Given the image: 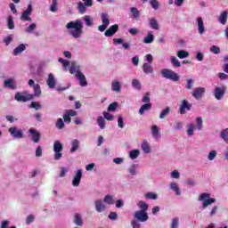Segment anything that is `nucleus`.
I'll use <instances>...</instances> for the list:
<instances>
[{"label":"nucleus","mask_w":228,"mask_h":228,"mask_svg":"<svg viewBox=\"0 0 228 228\" xmlns=\"http://www.w3.org/2000/svg\"><path fill=\"white\" fill-rule=\"evenodd\" d=\"M161 76H163L166 79H170L171 81L177 82L179 81V75L172 69H163L160 71Z\"/></svg>","instance_id":"obj_5"},{"label":"nucleus","mask_w":228,"mask_h":228,"mask_svg":"<svg viewBox=\"0 0 228 228\" xmlns=\"http://www.w3.org/2000/svg\"><path fill=\"white\" fill-rule=\"evenodd\" d=\"M118 126L120 129H124V127H126V124H124V118L122 116L118 117Z\"/></svg>","instance_id":"obj_56"},{"label":"nucleus","mask_w":228,"mask_h":228,"mask_svg":"<svg viewBox=\"0 0 228 228\" xmlns=\"http://www.w3.org/2000/svg\"><path fill=\"white\" fill-rule=\"evenodd\" d=\"M129 156L132 159H136L140 156V150H133L130 151Z\"/></svg>","instance_id":"obj_52"},{"label":"nucleus","mask_w":228,"mask_h":228,"mask_svg":"<svg viewBox=\"0 0 228 228\" xmlns=\"http://www.w3.org/2000/svg\"><path fill=\"white\" fill-rule=\"evenodd\" d=\"M188 56H190V53L183 51V50H180L177 52V57L180 60H183V58H188Z\"/></svg>","instance_id":"obj_46"},{"label":"nucleus","mask_w":228,"mask_h":228,"mask_svg":"<svg viewBox=\"0 0 228 228\" xmlns=\"http://www.w3.org/2000/svg\"><path fill=\"white\" fill-rule=\"evenodd\" d=\"M169 188L170 190H172V191H175V195H177L178 197L181 196V187H179V183L172 182L169 184Z\"/></svg>","instance_id":"obj_23"},{"label":"nucleus","mask_w":228,"mask_h":228,"mask_svg":"<svg viewBox=\"0 0 228 228\" xmlns=\"http://www.w3.org/2000/svg\"><path fill=\"white\" fill-rule=\"evenodd\" d=\"M144 197L145 199H150L151 200H158V194L156 192H147Z\"/></svg>","instance_id":"obj_47"},{"label":"nucleus","mask_w":228,"mask_h":228,"mask_svg":"<svg viewBox=\"0 0 228 228\" xmlns=\"http://www.w3.org/2000/svg\"><path fill=\"white\" fill-rule=\"evenodd\" d=\"M83 21L81 20H76L73 21H69L66 25L67 29L69 30V35L73 37V38H81L83 35Z\"/></svg>","instance_id":"obj_1"},{"label":"nucleus","mask_w":228,"mask_h":228,"mask_svg":"<svg viewBox=\"0 0 228 228\" xmlns=\"http://www.w3.org/2000/svg\"><path fill=\"white\" fill-rule=\"evenodd\" d=\"M97 124H98L100 129H104V127H106V122L102 116H99L97 118Z\"/></svg>","instance_id":"obj_42"},{"label":"nucleus","mask_w":228,"mask_h":228,"mask_svg":"<svg viewBox=\"0 0 228 228\" xmlns=\"http://www.w3.org/2000/svg\"><path fill=\"white\" fill-rule=\"evenodd\" d=\"M215 158H216V151H211L208 155V161H213V159H215Z\"/></svg>","instance_id":"obj_61"},{"label":"nucleus","mask_w":228,"mask_h":228,"mask_svg":"<svg viewBox=\"0 0 228 228\" xmlns=\"http://www.w3.org/2000/svg\"><path fill=\"white\" fill-rule=\"evenodd\" d=\"M186 110H187V111H190L191 110V104H190L188 102V101L183 100L182 102L181 106H180V110H179L180 114L184 115L186 113Z\"/></svg>","instance_id":"obj_17"},{"label":"nucleus","mask_w":228,"mask_h":228,"mask_svg":"<svg viewBox=\"0 0 228 228\" xmlns=\"http://www.w3.org/2000/svg\"><path fill=\"white\" fill-rule=\"evenodd\" d=\"M196 24L198 26L199 35H204V33H206V27L204 26V20H202V17L196 18Z\"/></svg>","instance_id":"obj_15"},{"label":"nucleus","mask_w":228,"mask_h":228,"mask_svg":"<svg viewBox=\"0 0 228 228\" xmlns=\"http://www.w3.org/2000/svg\"><path fill=\"white\" fill-rule=\"evenodd\" d=\"M34 90V97H40V95H42V90L40 89V85L36 84V86H34L33 87Z\"/></svg>","instance_id":"obj_43"},{"label":"nucleus","mask_w":228,"mask_h":228,"mask_svg":"<svg viewBox=\"0 0 228 228\" xmlns=\"http://www.w3.org/2000/svg\"><path fill=\"white\" fill-rule=\"evenodd\" d=\"M137 206L141 209L140 211H144V213H147V211H149V204H147L143 200H140L139 202H137Z\"/></svg>","instance_id":"obj_34"},{"label":"nucleus","mask_w":228,"mask_h":228,"mask_svg":"<svg viewBox=\"0 0 228 228\" xmlns=\"http://www.w3.org/2000/svg\"><path fill=\"white\" fill-rule=\"evenodd\" d=\"M30 108H32L33 110H42V105L40 104V102H32L30 103Z\"/></svg>","instance_id":"obj_53"},{"label":"nucleus","mask_w":228,"mask_h":228,"mask_svg":"<svg viewBox=\"0 0 228 228\" xmlns=\"http://www.w3.org/2000/svg\"><path fill=\"white\" fill-rule=\"evenodd\" d=\"M204 94H206V88L196 87L192 92V97H194V99H197L199 101V99H202V97H204Z\"/></svg>","instance_id":"obj_14"},{"label":"nucleus","mask_w":228,"mask_h":228,"mask_svg":"<svg viewBox=\"0 0 228 228\" xmlns=\"http://www.w3.org/2000/svg\"><path fill=\"white\" fill-rule=\"evenodd\" d=\"M46 84L49 86V88H52V89L54 88V86H56V79H54V75H53V73H50L48 75Z\"/></svg>","instance_id":"obj_28"},{"label":"nucleus","mask_w":228,"mask_h":228,"mask_svg":"<svg viewBox=\"0 0 228 228\" xmlns=\"http://www.w3.org/2000/svg\"><path fill=\"white\" fill-rule=\"evenodd\" d=\"M12 41H13V35H9L4 39L5 45L12 44Z\"/></svg>","instance_id":"obj_62"},{"label":"nucleus","mask_w":228,"mask_h":228,"mask_svg":"<svg viewBox=\"0 0 228 228\" xmlns=\"http://www.w3.org/2000/svg\"><path fill=\"white\" fill-rule=\"evenodd\" d=\"M35 29H37V23H31L27 28H25L24 32L31 34L33 31H35Z\"/></svg>","instance_id":"obj_44"},{"label":"nucleus","mask_w":228,"mask_h":228,"mask_svg":"<svg viewBox=\"0 0 228 228\" xmlns=\"http://www.w3.org/2000/svg\"><path fill=\"white\" fill-rule=\"evenodd\" d=\"M134 220H137L138 222H147L149 220V215H147V212L137 210L134 214Z\"/></svg>","instance_id":"obj_12"},{"label":"nucleus","mask_w":228,"mask_h":228,"mask_svg":"<svg viewBox=\"0 0 228 228\" xmlns=\"http://www.w3.org/2000/svg\"><path fill=\"white\" fill-rule=\"evenodd\" d=\"M199 202H202V209H206L208 206L216 202V199L211 198V194L208 192L201 193L198 198Z\"/></svg>","instance_id":"obj_3"},{"label":"nucleus","mask_w":228,"mask_h":228,"mask_svg":"<svg viewBox=\"0 0 228 228\" xmlns=\"http://www.w3.org/2000/svg\"><path fill=\"white\" fill-rule=\"evenodd\" d=\"M171 177L172 179H179L181 177V175L179 174V171L174 170L171 172Z\"/></svg>","instance_id":"obj_64"},{"label":"nucleus","mask_w":228,"mask_h":228,"mask_svg":"<svg viewBox=\"0 0 228 228\" xmlns=\"http://www.w3.org/2000/svg\"><path fill=\"white\" fill-rule=\"evenodd\" d=\"M141 149L145 154H151V144L147 140H143L141 144Z\"/></svg>","instance_id":"obj_29"},{"label":"nucleus","mask_w":228,"mask_h":228,"mask_svg":"<svg viewBox=\"0 0 228 228\" xmlns=\"http://www.w3.org/2000/svg\"><path fill=\"white\" fill-rule=\"evenodd\" d=\"M170 61H171V63H172V65H173L174 67H177V68L181 67V62L179 61V60L177 59V57H175V56H171V57H170Z\"/></svg>","instance_id":"obj_50"},{"label":"nucleus","mask_w":228,"mask_h":228,"mask_svg":"<svg viewBox=\"0 0 228 228\" xmlns=\"http://www.w3.org/2000/svg\"><path fill=\"white\" fill-rule=\"evenodd\" d=\"M28 45L20 44L16 48H14L12 54L13 56H19V54H21V53H24V50L26 49Z\"/></svg>","instance_id":"obj_27"},{"label":"nucleus","mask_w":228,"mask_h":228,"mask_svg":"<svg viewBox=\"0 0 228 228\" xmlns=\"http://www.w3.org/2000/svg\"><path fill=\"white\" fill-rule=\"evenodd\" d=\"M94 209L97 213H104V210L106 209L104 201H102V200H96L94 201Z\"/></svg>","instance_id":"obj_16"},{"label":"nucleus","mask_w":228,"mask_h":228,"mask_svg":"<svg viewBox=\"0 0 228 228\" xmlns=\"http://www.w3.org/2000/svg\"><path fill=\"white\" fill-rule=\"evenodd\" d=\"M111 90L112 92H120V82H118V80L112 81Z\"/></svg>","instance_id":"obj_38"},{"label":"nucleus","mask_w":228,"mask_h":228,"mask_svg":"<svg viewBox=\"0 0 228 228\" xmlns=\"http://www.w3.org/2000/svg\"><path fill=\"white\" fill-rule=\"evenodd\" d=\"M170 115V107H166L164 110H161L159 114V118L163 119Z\"/></svg>","instance_id":"obj_41"},{"label":"nucleus","mask_w":228,"mask_h":228,"mask_svg":"<svg viewBox=\"0 0 228 228\" xmlns=\"http://www.w3.org/2000/svg\"><path fill=\"white\" fill-rule=\"evenodd\" d=\"M170 228H179V219L177 217L172 219Z\"/></svg>","instance_id":"obj_58"},{"label":"nucleus","mask_w":228,"mask_h":228,"mask_svg":"<svg viewBox=\"0 0 228 228\" xmlns=\"http://www.w3.org/2000/svg\"><path fill=\"white\" fill-rule=\"evenodd\" d=\"M28 133H30V134H32V142H34V143H38V142H40V132L37 131L34 128H30L28 130Z\"/></svg>","instance_id":"obj_20"},{"label":"nucleus","mask_w":228,"mask_h":228,"mask_svg":"<svg viewBox=\"0 0 228 228\" xmlns=\"http://www.w3.org/2000/svg\"><path fill=\"white\" fill-rule=\"evenodd\" d=\"M150 110H152V103H145L142 106H141L139 110V114L143 115L145 111H149Z\"/></svg>","instance_id":"obj_31"},{"label":"nucleus","mask_w":228,"mask_h":228,"mask_svg":"<svg viewBox=\"0 0 228 228\" xmlns=\"http://www.w3.org/2000/svg\"><path fill=\"white\" fill-rule=\"evenodd\" d=\"M195 129H197V126H194L193 123H189L186 126V133L188 136H193Z\"/></svg>","instance_id":"obj_30"},{"label":"nucleus","mask_w":228,"mask_h":228,"mask_svg":"<svg viewBox=\"0 0 228 228\" xmlns=\"http://www.w3.org/2000/svg\"><path fill=\"white\" fill-rule=\"evenodd\" d=\"M33 13V5L29 4L28 8L23 11L20 16V20L23 22H32L33 19H31V14Z\"/></svg>","instance_id":"obj_9"},{"label":"nucleus","mask_w":228,"mask_h":228,"mask_svg":"<svg viewBox=\"0 0 228 228\" xmlns=\"http://www.w3.org/2000/svg\"><path fill=\"white\" fill-rule=\"evenodd\" d=\"M132 86H134V88H135V90H142V84L138 79H133Z\"/></svg>","instance_id":"obj_51"},{"label":"nucleus","mask_w":228,"mask_h":228,"mask_svg":"<svg viewBox=\"0 0 228 228\" xmlns=\"http://www.w3.org/2000/svg\"><path fill=\"white\" fill-rule=\"evenodd\" d=\"M81 144V142L77 139H74L71 142V149H70V152H76V151H77L79 149V145Z\"/></svg>","instance_id":"obj_33"},{"label":"nucleus","mask_w":228,"mask_h":228,"mask_svg":"<svg viewBox=\"0 0 228 228\" xmlns=\"http://www.w3.org/2000/svg\"><path fill=\"white\" fill-rule=\"evenodd\" d=\"M225 92H227V86L221 85L220 86H216L213 92L215 99L216 101H222L225 95Z\"/></svg>","instance_id":"obj_6"},{"label":"nucleus","mask_w":228,"mask_h":228,"mask_svg":"<svg viewBox=\"0 0 228 228\" xmlns=\"http://www.w3.org/2000/svg\"><path fill=\"white\" fill-rule=\"evenodd\" d=\"M50 12H53V13L58 12V0L52 1V4H50Z\"/></svg>","instance_id":"obj_45"},{"label":"nucleus","mask_w":228,"mask_h":228,"mask_svg":"<svg viewBox=\"0 0 228 228\" xmlns=\"http://www.w3.org/2000/svg\"><path fill=\"white\" fill-rule=\"evenodd\" d=\"M62 151H63V144L60 141H55L53 142V152H54L53 159L55 161H60V159L63 157V154L61 153Z\"/></svg>","instance_id":"obj_4"},{"label":"nucleus","mask_w":228,"mask_h":228,"mask_svg":"<svg viewBox=\"0 0 228 228\" xmlns=\"http://www.w3.org/2000/svg\"><path fill=\"white\" fill-rule=\"evenodd\" d=\"M150 4L153 10H159V2L158 0H151Z\"/></svg>","instance_id":"obj_57"},{"label":"nucleus","mask_w":228,"mask_h":228,"mask_svg":"<svg viewBox=\"0 0 228 228\" xmlns=\"http://www.w3.org/2000/svg\"><path fill=\"white\" fill-rule=\"evenodd\" d=\"M149 26L151 28V29L159 30L161 29V27L159 26V23H158V20L156 18H150L149 20Z\"/></svg>","instance_id":"obj_22"},{"label":"nucleus","mask_w":228,"mask_h":228,"mask_svg":"<svg viewBox=\"0 0 228 228\" xmlns=\"http://www.w3.org/2000/svg\"><path fill=\"white\" fill-rule=\"evenodd\" d=\"M7 28L9 29H15V23L13 22V17L9 16L7 20Z\"/></svg>","instance_id":"obj_48"},{"label":"nucleus","mask_w":228,"mask_h":228,"mask_svg":"<svg viewBox=\"0 0 228 228\" xmlns=\"http://www.w3.org/2000/svg\"><path fill=\"white\" fill-rule=\"evenodd\" d=\"M154 42V34H152V31H149L147 36L143 38L144 44H152Z\"/></svg>","instance_id":"obj_35"},{"label":"nucleus","mask_w":228,"mask_h":228,"mask_svg":"<svg viewBox=\"0 0 228 228\" xmlns=\"http://www.w3.org/2000/svg\"><path fill=\"white\" fill-rule=\"evenodd\" d=\"M103 202L105 204H108L109 206H111V204H115V200H113V196L107 194L104 198H103Z\"/></svg>","instance_id":"obj_39"},{"label":"nucleus","mask_w":228,"mask_h":228,"mask_svg":"<svg viewBox=\"0 0 228 228\" xmlns=\"http://www.w3.org/2000/svg\"><path fill=\"white\" fill-rule=\"evenodd\" d=\"M14 99L18 102H28V101H33L35 95L31 94H25L24 93H16Z\"/></svg>","instance_id":"obj_10"},{"label":"nucleus","mask_w":228,"mask_h":228,"mask_svg":"<svg viewBox=\"0 0 228 228\" xmlns=\"http://www.w3.org/2000/svg\"><path fill=\"white\" fill-rule=\"evenodd\" d=\"M151 131V134H152L153 138H155V140H159V138H161V134H159V127H158V126L152 125Z\"/></svg>","instance_id":"obj_26"},{"label":"nucleus","mask_w":228,"mask_h":228,"mask_svg":"<svg viewBox=\"0 0 228 228\" xmlns=\"http://www.w3.org/2000/svg\"><path fill=\"white\" fill-rule=\"evenodd\" d=\"M129 11L132 13V17H134V19H139L140 18V11L138 10V8L130 7Z\"/></svg>","instance_id":"obj_40"},{"label":"nucleus","mask_w":228,"mask_h":228,"mask_svg":"<svg viewBox=\"0 0 228 228\" xmlns=\"http://www.w3.org/2000/svg\"><path fill=\"white\" fill-rule=\"evenodd\" d=\"M83 177V170L82 169H78L77 170L73 180H72V185L75 187L79 186V184L81 183V178Z\"/></svg>","instance_id":"obj_13"},{"label":"nucleus","mask_w":228,"mask_h":228,"mask_svg":"<svg viewBox=\"0 0 228 228\" xmlns=\"http://www.w3.org/2000/svg\"><path fill=\"white\" fill-rule=\"evenodd\" d=\"M55 126L57 127V129H63V127H65V123H63V119L58 118L55 123Z\"/></svg>","instance_id":"obj_55"},{"label":"nucleus","mask_w":228,"mask_h":228,"mask_svg":"<svg viewBox=\"0 0 228 228\" xmlns=\"http://www.w3.org/2000/svg\"><path fill=\"white\" fill-rule=\"evenodd\" d=\"M131 225L133 228H141L142 225L140 224V221L134 219L131 221Z\"/></svg>","instance_id":"obj_63"},{"label":"nucleus","mask_w":228,"mask_h":228,"mask_svg":"<svg viewBox=\"0 0 228 228\" xmlns=\"http://www.w3.org/2000/svg\"><path fill=\"white\" fill-rule=\"evenodd\" d=\"M4 88H10L11 90H15L17 88V85H15V79L8 78L4 82Z\"/></svg>","instance_id":"obj_21"},{"label":"nucleus","mask_w":228,"mask_h":228,"mask_svg":"<svg viewBox=\"0 0 228 228\" xmlns=\"http://www.w3.org/2000/svg\"><path fill=\"white\" fill-rule=\"evenodd\" d=\"M74 224H76L78 227H83V217H81V214H75Z\"/></svg>","instance_id":"obj_32"},{"label":"nucleus","mask_w":228,"mask_h":228,"mask_svg":"<svg viewBox=\"0 0 228 228\" xmlns=\"http://www.w3.org/2000/svg\"><path fill=\"white\" fill-rule=\"evenodd\" d=\"M101 19L102 25L98 27V31L103 33V31H106V29H108V26H110V15H108V13L106 12H102Z\"/></svg>","instance_id":"obj_8"},{"label":"nucleus","mask_w":228,"mask_h":228,"mask_svg":"<svg viewBox=\"0 0 228 228\" xmlns=\"http://www.w3.org/2000/svg\"><path fill=\"white\" fill-rule=\"evenodd\" d=\"M83 2L77 3V10L78 13H81L82 15L84 13H86V8H90L94 6V0H82Z\"/></svg>","instance_id":"obj_7"},{"label":"nucleus","mask_w":228,"mask_h":228,"mask_svg":"<svg viewBox=\"0 0 228 228\" xmlns=\"http://www.w3.org/2000/svg\"><path fill=\"white\" fill-rule=\"evenodd\" d=\"M82 20H84L86 26L87 28H93L94 22V17L90 16V15H85L82 18Z\"/></svg>","instance_id":"obj_25"},{"label":"nucleus","mask_w":228,"mask_h":228,"mask_svg":"<svg viewBox=\"0 0 228 228\" xmlns=\"http://www.w3.org/2000/svg\"><path fill=\"white\" fill-rule=\"evenodd\" d=\"M227 18H228V11H224L218 16L217 20L218 22H220V24H223V26H225V24H227Z\"/></svg>","instance_id":"obj_24"},{"label":"nucleus","mask_w":228,"mask_h":228,"mask_svg":"<svg viewBox=\"0 0 228 228\" xmlns=\"http://www.w3.org/2000/svg\"><path fill=\"white\" fill-rule=\"evenodd\" d=\"M142 70L144 74H154V67L151 65L150 63L144 62L142 66Z\"/></svg>","instance_id":"obj_19"},{"label":"nucleus","mask_w":228,"mask_h":228,"mask_svg":"<svg viewBox=\"0 0 228 228\" xmlns=\"http://www.w3.org/2000/svg\"><path fill=\"white\" fill-rule=\"evenodd\" d=\"M60 177H65L69 174V168L62 167L60 168Z\"/></svg>","instance_id":"obj_59"},{"label":"nucleus","mask_w":228,"mask_h":228,"mask_svg":"<svg viewBox=\"0 0 228 228\" xmlns=\"http://www.w3.org/2000/svg\"><path fill=\"white\" fill-rule=\"evenodd\" d=\"M136 170H138V164H131L127 167V172L130 174V175H136Z\"/></svg>","instance_id":"obj_36"},{"label":"nucleus","mask_w":228,"mask_h":228,"mask_svg":"<svg viewBox=\"0 0 228 228\" xmlns=\"http://www.w3.org/2000/svg\"><path fill=\"white\" fill-rule=\"evenodd\" d=\"M118 31V24H114L112 26H110L104 33L105 37H113V35H115V33H117Z\"/></svg>","instance_id":"obj_18"},{"label":"nucleus","mask_w":228,"mask_h":228,"mask_svg":"<svg viewBox=\"0 0 228 228\" xmlns=\"http://www.w3.org/2000/svg\"><path fill=\"white\" fill-rule=\"evenodd\" d=\"M220 137L225 142V143H228V128L224 129L220 133Z\"/></svg>","instance_id":"obj_49"},{"label":"nucleus","mask_w":228,"mask_h":228,"mask_svg":"<svg viewBox=\"0 0 228 228\" xmlns=\"http://www.w3.org/2000/svg\"><path fill=\"white\" fill-rule=\"evenodd\" d=\"M186 81L187 83H186L185 88L187 90H191V88H193V83H194L193 79L188 78Z\"/></svg>","instance_id":"obj_60"},{"label":"nucleus","mask_w":228,"mask_h":228,"mask_svg":"<svg viewBox=\"0 0 228 228\" xmlns=\"http://www.w3.org/2000/svg\"><path fill=\"white\" fill-rule=\"evenodd\" d=\"M9 133L12 138L20 139L24 137V132L22 129L17 128V126H12L9 128Z\"/></svg>","instance_id":"obj_11"},{"label":"nucleus","mask_w":228,"mask_h":228,"mask_svg":"<svg viewBox=\"0 0 228 228\" xmlns=\"http://www.w3.org/2000/svg\"><path fill=\"white\" fill-rule=\"evenodd\" d=\"M117 108H118V103L117 102H114L112 103H110L108 107V111H116L117 110Z\"/></svg>","instance_id":"obj_54"},{"label":"nucleus","mask_w":228,"mask_h":228,"mask_svg":"<svg viewBox=\"0 0 228 228\" xmlns=\"http://www.w3.org/2000/svg\"><path fill=\"white\" fill-rule=\"evenodd\" d=\"M204 126V121L202 119V117H198L196 118V129H198V131H202V127Z\"/></svg>","instance_id":"obj_37"},{"label":"nucleus","mask_w":228,"mask_h":228,"mask_svg":"<svg viewBox=\"0 0 228 228\" xmlns=\"http://www.w3.org/2000/svg\"><path fill=\"white\" fill-rule=\"evenodd\" d=\"M69 72L71 74H76V77L78 79L80 86H88L86 77L81 72V66H79L77 62H71Z\"/></svg>","instance_id":"obj_2"}]
</instances>
